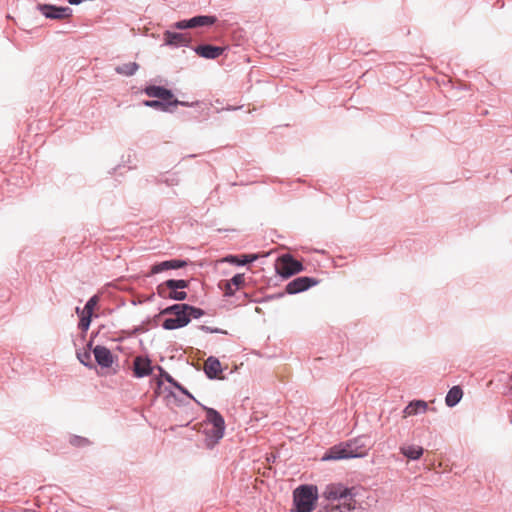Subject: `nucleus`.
I'll use <instances>...</instances> for the list:
<instances>
[{
    "label": "nucleus",
    "mask_w": 512,
    "mask_h": 512,
    "mask_svg": "<svg viewBox=\"0 0 512 512\" xmlns=\"http://www.w3.org/2000/svg\"><path fill=\"white\" fill-rule=\"evenodd\" d=\"M356 493L354 487H347L342 483L328 484L322 497L328 501L317 512H352L356 509Z\"/></svg>",
    "instance_id": "f257e3e1"
},
{
    "label": "nucleus",
    "mask_w": 512,
    "mask_h": 512,
    "mask_svg": "<svg viewBox=\"0 0 512 512\" xmlns=\"http://www.w3.org/2000/svg\"><path fill=\"white\" fill-rule=\"evenodd\" d=\"M160 315L173 316L165 319L162 327L166 330H174L187 326L192 318L198 319L202 317L204 311L188 304H174L163 309Z\"/></svg>",
    "instance_id": "f03ea898"
},
{
    "label": "nucleus",
    "mask_w": 512,
    "mask_h": 512,
    "mask_svg": "<svg viewBox=\"0 0 512 512\" xmlns=\"http://www.w3.org/2000/svg\"><path fill=\"white\" fill-rule=\"evenodd\" d=\"M318 499V489L313 485H302L294 490L292 512H312Z\"/></svg>",
    "instance_id": "7ed1b4c3"
},
{
    "label": "nucleus",
    "mask_w": 512,
    "mask_h": 512,
    "mask_svg": "<svg viewBox=\"0 0 512 512\" xmlns=\"http://www.w3.org/2000/svg\"><path fill=\"white\" fill-rule=\"evenodd\" d=\"M187 287L188 281L186 280L170 279L159 285L157 291L158 294L164 298L182 301L187 298V293L185 291H178V289H184Z\"/></svg>",
    "instance_id": "20e7f679"
},
{
    "label": "nucleus",
    "mask_w": 512,
    "mask_h": 512,
    "mask_svg": "<svg viewBox=\"0 0 512 512\" xmlns=\"http://www.w3.org/2000/svg\"><path fill=\"white\" fill-rule=\"evenodd\" d=\"M275 269L280 276L288 278L301 272L303 270V265L290 254H285L276 260Z\"/></svg>",
    "instance_id": "39448f33"
},
{
    "label": "nucleus",
    "mask_w": 512,
    "mask_h": 512,
    "mask_svg": "<svg viewBox=\"0 0 512 512\" xmlns=\"http://www.w3.org/2000/svg\"><path fill=\"white\" fill-rule=\"evenodd\" d=\"M206 411L205 427L214 426V435L216 438H222L225 430L223 417L214 409L204 407Z\"/></svg>",
    "instance_id": "423d86ee"
},
{
    "label": "nucleus",
    "mask_w": 512,
    "mask_h": 512,
    "mask_svg": "<svg viewBox=\"0 0 512 512\" xmlns=\"http://www.w3.org/2000/svg\"><path fill=\"white\" fill-rule=\"evenodd\" d=\"M145 93L149 97L158 98L160 100L168 102L169 105H187L185 102H181L175 99L173 93L164 87L148 86L145 88Z\"/></svg>",
    "instance_id": "0eeeda50"
},
{
    "label": "nucleus",
    "mask_w": 512,
    "mask_h": 512,
    "mask_svg": "<svg viewBox=\"0 0 512 512\" xmlns=\"http://www.w3.org/2000/svg\"><path fill=\"white\" fill-rule=\"evenodd\" d=\"M351 458L365 457L369 451V445L366 437L360 436L345 442Z\"/></svg>",
    "instance_id": "6e6552de"
},
{
    "label": "nucleus",
    "mask_w": 512,
    "mask_h": 512,
    "mask_svg": "<svg viewBox=\"0 0 512 512\" xmlns=\"http://www.w3.org/2000/svg\"><path fill=\"white\" fill-rule=\"evenodd\" d=\"M38 9L46 18L56 20L69 18L72 14V10L69 7H58L49 4H39Z\"/></svg>",
    "instance_id": "1a4fd4ad"
},
{
    "label": "nucleus",
    "mask_w": 512,
    "mask_h": 512,
    "mask_svg": "<svg viewBox=\"0 0 512 512\" xmlns=\"http://www.w3.org/2000/svg\"><path fill=\"white\" fill-rule=\"evenodd\" d=\"M216 17L214 16H196L189 20H182L175 24L177 29H186V28H196L201 26H209L213 25L216 22Z\"/></svg>",
    "instance_id": "9d476101"
},
{
    "label": "nucleus",
    "mask_w": 512,
    "mask_h": 512,
    "mask_svg": "<svg viewBox=\"0 0 512 512\" xmlns=\"http://www.w3.org/2000/svg\"><path fill=\"white\" fill-rule=\"evenodd\" d=\"M317 281L310 277H298L286 285V292L288 294H296L307 290L313 285H316Z\"/></svg>",
    "instance_id": "9b49d317"
},
{
    "label": "nucleus",
    "mask_w": 512,
    "mask_h": 512,
    "mask_svg": "<svg viewBox=\"0 0 512 512\" xmlns=\"http://www.w3.org/2000/svg\"><path fill=\"white\" fill-rule=\"evenodd\" d=\"M96 362L101 368H110L114 363V357L110 350L104 346L97 345L93 349Z\"/></svg>",
    "instance_id": "f8f14e48"
},
{
    "label": "nucleus",
    "mask_w": 512,
    "mask_h": 512,
    "mask_svg": "<svg viewBox=\"0 0 512 512\" xmlns=\"http://www.w3.org/2000/svg\"><path fill=\"white\" fill-rule=\"evenodd\" d=\"M187 265V262L180 259H172L157 263L151 267L150 274H158L169 269H180Z\"/></svg>",
    "instance_id": "ddd939ff"
},
{
    "label": "nucleus",
    "mask_w": 512,
    "mask_h": 512,
    "mask_svg": "<svg viewBox=\"0 0 512 512\" xmlns=\"http://www.w3.org/2000/svg\"><path fill=\"white\" fill-rule=\"evenodd\" d=\"M350 457V453L348 452L347 446L345 443H341L339 445H335L331 447L323 456L322 460H340V459H348Z\"/></svg>",
    "instance_id": "4468645a"
},
{
    "label": "nucleus",
    "mask_w": 512,
    "mask_h": 512,
    "mask_svg": "<svg viewBox=\"0 0 512 512\" xmlns=\"http://www.w3.org/2000/svg\"><path fill=\"white\" fill-rule=\"evenodd\" d=\"M245 283L244 274H236L230 280L224 282V284H220V287L223 288L225 296H233L237 289L242 287Z\"/></svg>",
    "instance_id": "2eb2a0df"
},
{
    "label": "nucleus",
    "mask_w": 512,
    "mask_h": 512,
    "mask_svg": "<svg viewBox=\"0 0 512 512\" xmlns=\"http://www.w3.org/2000/svg\"><path fill=\"white\" fill-rule=\"evenodd\" d=\"M133 366L134 375L138 378L148 376L152 372L151 361L148 358L136 357Z\"/></svg>",
    "instance_id": "dca6fc26"
},
{
    "label": "nucleus",
    "mask_w": 512,
    "mask_h": 512,
    "mask_svg": "<svg viewBox=\"0 0 512 512\" xmlns=\"http://www.w3.org/2000/svg\"><path fill=\"white\" fill-rule=\"evenodd\" d=\"M223 51L224 49L222 47L212 45H199L195 48V52L200 57L207 59H216L223 53Z\"/></svg>",
    "instance_id": "f3484780"
},
{
    "label": "nucleus",
    "mask_w": 512,
    "mask_h": 512,
    "mask_svg": "<svg viewBox=\"0 0 512 512\" xmlns=\"http://www.w3.org/2000/svg\"><path fill=\"white\" fill-rule=\"evenodd\" d=\"M204 371L209 378H217L222 373L220 361L215 357H209L204 363Z\"/></svg>",
    "instance_id": "a211bd4d"
},
{
    "label": "nucleus",
    "mask_w": 512,
    "mask_h": 512,
    "mask_svg": "<svg viewBox=\"0 0 512 512\" xmlns=\"http://www.w3.org/2000/svg\"><path fill=\"white\" fill-rule=\"evenodd\" d=\"M428 409V404L422 400H416L410 402L405 409L403 410V417L407 418L409 416L416 415L418 413H424Z\"/></svg>",
    "instance_id": "6ab92c4d"
},
{
    "label": "nucleus",
    "mask_w": 512,
    "mask_h": 512,
    "mask_svg": "<svg viewBox=\"0 0 512 512\" xmlns=\"http://www.w3.org/2000/svg\"><path fill=\"white\" fill-rule=\"evenodd\" d=\"M164 38L167 44L169 45H186L189 42V38L187 34L183 33H175V32H165Z\"/></svg>",
    "instance_id": "aec40b11"
},
{
    "label": "nucleus",
    "mask_w": 512,
    "mask_h": 512,
    "mask_svg": "<svg viewBox=\"0 0 512 512\" xmlns=\"http://www.w3.org/2000/svg\"><path fill=\"white\" fill-rule=\"evenodd\" d=\"M401 453L409 459L417 460L423 455V448L418 445H408L400 448Z\"/></svg>",
    "instance_id": "412c9836"
},
{
    "label": "nucleus",
    "mask_w": 512,
    "mask_h": 512,
    "mask_svg": "<svg viewBox=\"0 0 512 512\" xmlns=\"http://www.w3.org/2000/svg\"><path fill=\"white\" fill-rule=\"evenodd\" d=\"M463 392L459 386L452 387L445 398V402L447 406L453 407L455 406L462 398Z\"/></svg>",
    "instance_id": "4be33fe9"
},
{
    "label": "nucleus",
    "mask_w": 512,
    "mask_h": 512,
    "mask_svg": "<svg viewBox=\"0 0 512 512\" xmlns=\"http://www.w3.org/2000/svg\"><path fill=\"white\" fill-rule=\"evenodd\" d=\"M138 68H139V66L137 63L130 62V63L123 64L121 66H118L116 68V71L119 74L131 76L138 70Z\"/></svg>",
    "instance_id": "5701e85b"
},
{
    "label": "nucleus",
    "mask_w": 512,
    "mask_h": 512,
    "mask_svg": "<svg viewBox=\"0 0 512 512\" xmlns=\"http://www.w3.org/2000/svg\"><path fill=\"white\" fill-rule=\"evenodd\" d=\"M144 105L147 106V107H151V108H154V109H159V110H162V111H168L169 110V107L171 105L168 104V102H165L163 100H147V101H144Z\"/></svg>",
    "instance_id": "b1692460"
},
{
    "label": "nucleus",
    "mask_w": 512,
    "mask_h": 512,
    "mask_svg": "<svg viewBox=\"0 0 512 512\" xmlns=\"http://www.w3.org/2000/svg\"><path fill=\"white\" fill-rule=\"evenodd\" d=\"M206 434V445L207 447H213L221 438H216L214 435V426L205 427Z\"/></svg>",
    "instance_id": "393cba45"
},
{
    "label": "nucleus",
    "mask_w": 512,
    "mask_h": 512,
    "mask_svg": "<svg viewBox=\"0 0 512 512\" xmlns=\"http://www.w3.org/2000/svg\"><path fill=\"white\" fill-rule=\"evenodd\" d=\"M255 259H256V256H252L250 259H248L247 256H245V258L243 260H239L236 256H228L225 258V261L229 262V263L237 264V265H244V264L251 262Z\"/></svg>",
    "instance_id": "a878e982"
},
{
    "label": "nucleus",
    "mask_w": 512,
    "mask_h": 512,
    "mask_svg": "<svg viewBox=\"0 0 512 512\" xmlns=\"http://www.w3.org/2000/svg\"><path fill=\"white\" fill-rule=\"evenodd\" d=\"M97 300L98 299H97L96 296H94L91 299H89L88 302L86 303L84 309H83V313L92 315V311H93L95 305L97 304Z\"/></svg>",
    "instance_id": "bb28decb"
},
{
    "label": "nucleus",
    "mask_w": 512,
    "mask_h": 512,
    "mask_svg": "<svg viewBox=\"0 0 512 512\" xmlns=\"http://www.w3.org/2000/svg\"><path fill=\"white\" fill-rule=\"evenodd\" d=\"M90 322H91V315L82 312V317L79 322V327L82 330H87L90 325Z\"/></svg>",
    "instance_id": "cd10ccee"
},
{
    "label": "nucleus",
    "mask_w": 512,
    "mask_h": 512,
    "mask_svg": "<svg viewBox=\"0 0 512 512\" xmlns=\"http://www.w3.org/2000/svg\"><path fill=\"white\" fill-rule=\"evenodd\" d=\"M164 378L167 382L171 383L172 385H174L175 387H177L179 390H181L183 393L185 394H188V392L182 387L180 386L174 379L171 375H169L168 373H164Z\"/></svg>",
    "instance_id": "c85d7f7f"
},
{
    "label": "nucleus",
    "mask_w": 512,
    "mask_h": 512,
    "mask_svg": "<svg viewBox=\"0 0 512 512\" xmlns=\"http://www.w3.org/2000/svg\"><path fill=\"white\" fill-rule=\"evenodd\" d=\"M79 360L81 363L87 365V362L90 359V354L88 352H85L83 355H78Z\"/></svg>",
    "instance_id": "c756f323"
}]
</instances>
